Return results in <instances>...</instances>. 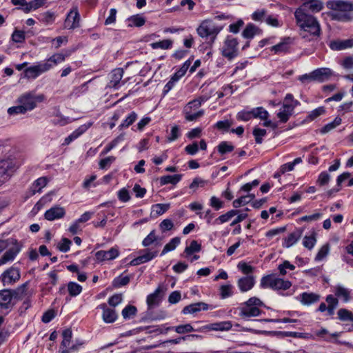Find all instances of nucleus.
<instances>
[{
    "mask_svg": "<svg viewBox=\"0 0 353 353\" xmlns=\"http://www.w3.org/2000/svg\"><path fill=\"white\" fill-rule=\"evenodd\" d=\"M170 208V203H157L152 206V210L156 216H160L167 212Z\"/></svg>",
    "mask_w": 353,
    "mask_h": 353,
    "instance_id": "36",
    "label": "nucleus"
},
{
    "mask_svg": "<svg viewBox=\"0 0 353 353\" xmlns=\"http://www.w3.org/2000/svg\"><path fill=\"white\" fill-rule=\"evenodd\" d=\"M337 314L341 321L353 322V314L346 309L339 310Z\"/></svg>",
    "mask_w": 353,
    "mask_h": 353,
    "instance_id": "46",
    "label": "nucleus"
},
{
    "mask_svg": "<svg viewBox=\"0 0 353 353\" xmlns=\"http://www.w3.org/2000/svg\"><path fill=\"white\" fill-rule=\"evenodd\" d=\"M267 17V11L265 9L257 10L252 14V19L256 21H265Z\"/></svg>",
    "mask_w": 353,
    "mask_h": 353,
    "instance_id": "59",
    "label": "nucleus"
},
{
    "mask_svg": "<svg viewBox=\"0 0 353 353\" xmlns=\"http://www.w3.org/2000/svg\"><path fill=\"white\" fill-rule=\"evenodd\" d=\"M234 148V147L228 141H222L217 146L218 152L221 154H224L233 151Z\"/></svg>",
    "mask_w": 353,
    "mask_h": 353,
    "instance_id": "51",
    "label": "nucleus"
},
{
    "mask_svg": "<svg viewBox=\"0 0 353 353\" xmlns=\"http://www.w3.org/2000/svg\"><path fill=\"white\" fill-rule=\"evenodd\" d=\"M157 240L154 230H152L150 234L143 240L142 245L144 247L150 246Z\"/></svg>",
    "mask_w": 353,
    "mask_h": 353,
    "instance_id": "64",
    "label": "nucleus"
},
{
    "mask_svg": "<svg viewBox=\"0 0 353 353\" xmlns=\"http://www.w3.org/2000/svg\"><path fill=\"white\" fill-rule=\"evenodd\" d=\"M302 162L301 157L296 158L292 162H289L281 165L280 172L284 174L286 172L292 171L294 170V166Z\"/></svg>",
    "mask_w": 353,
    "mask_h": 353,
    "instance_id": "43",
    "label": "nucleus"
},
{
    "mask_svg": "<svg viewBox=\"0 0 353 353\" xmlns=\"http://www.w3.org/2000/svg\"><path fill=\"white\" fill-rule=\"evenodd\" d=\"M261 286L262 288H270L276 290H286L292 286V283L274 275H268L261 279Z\"/></svg>",
    "mask_w": 353,
    "mask_h": 353,
    "instance_id": "5",
    "label": "nucleus"
},
{
    "mask_svg": "<svg viewBox=\"0 0 353 353\" xmlns=\"http://www.w3.org/2000/svg\"><path fill=\"white\" fill-rule=\"evenodd\" d=\"M181 239L179 237H174L163 248L161 255H164L167 252L174 250L180 243Z\"/></svg>",
    "mask_w": 353,
    "mask_h": 353,
    "instance_id": "37",
    "label": "nucleus"
},
{
    "mask_svg": "<svg viewBox=\"0 0 353 353\" xmlns=\"http://www.w3.org/2000/svg\"><path fill=\"white\" fill-rule=\"evenodd\" d=\"M47 184V179L46 177H41L37 179L33 183V193L40 192L41 188L45 187Z\"/></svg>",
    "mask_w": 353,
    "mask_h": 353,
    "instance_id": "58",
    "label": "nucleus"
},
{
    "mask_svg": "<svg viewBox=\"0 0 353 353\" xmlns=\"http://www.w3.org/2000/svg\"><path fill=\"white\" fill-rule=\"evenodd\" d=\"M124 71L122 68H116L111 72L109 87L117 88L119 86L120 81L123 77Z\"/></svg>",
    "mask_w": 353,
    "mask_h": 353,
    "instance_id": "24",
    "label": "nucleus"
},
{
    "mask_svg": "<svg viewBox=\"0 0 353 353\" xmlns=\"http://www.w3.org/2000/svg\"><path fill=\"white\" fill-rule=\"evenodd\" d=\"M137 119V114L135 112H132L126 117L122 123L119 126V129L127 128L131 125Z\"/></svg>",
    "mask_w": 353,
    "mask_h": 353,
    "instance_id": "47",
    "label": "nucleus"
},
{
    "mask_svg": "<svg viewBox=\"0 0 353 353\" xmlns=\"http://www.w3.org/2000/svg\"><path fill=\"white\" fill-rule=\"evenodd\" d=\"M63 341L61 342L60 350L61 353H71L78 349V345H74L69 347L72 332L70 329L64 330L62 332Z\"/></svg>",
    "mask_w": 353,
    "mask_h": 353,
    "instance_id": "12",
    "label": "nucleus"
},
{
    "mask_svg": "<svg viewBox=\"0 0 353 353\" xmlns=\"http://www.w3.org/2000/svg\"><path fill=\"white\" fill-rule=\"evenodd\" d=\"M315 81L324 82L328 80L332 75V71L327 68H321L313 70Z\"/></svg>",
    "mask_w": 353,
    "mask_h": 353,
    "instance_id": "21",
    "label": "nucleus"
},
{
    "mask_svg": "<svg viewBox=\"0 0 353 353\" xmlns=\"http://www.w3.org/2000/svg\"><path fill=\"white\" fill-rule=\"evenodd\" d=\"M91 125L92 123H88V124L82 125L79 126L74 132H72L70 135L72 137V139L75 140L81 134H83Z\"/></svg>",
    "mask_w": 353,
    "mask_h": 353,
    "instance_id": "55",
    "label": "nucleus"
},
{
    "mask_svg": "<svg viewBox=\"0 0 353 353\" xmlns=\"http://www.w3.org/2000/svg\"><path fill=\"white\" fill-rule=\"evenodd\" d=\"M128 21L129 22L128 26L130 27H141L145 23V18L140 14L131 16L128 19Z\"/></svg>",
    "mask_w": 353,
    "mask_h": 353,
    "instance_id": "34",
    "label": "nucleus"
},
{
    "mask_svg": "<svg viewBox=\"0 0 353 353\" xmlns=\"http://www.w3.org/2000/svg\"><path fill=\"white\" fill-rule=\"evenodd\" d=\"M119 254V251L117 248H111L109 250H99L95 253L96 259L102 262L104 261L113 260L116 259Z\"/></svg>",
    "mask_w": 353,
    "mask_h": 353,
    "instance_id": "13",
    "label": "nucleus"
},
{
    "mask_svg": "<svg viewBox=\"0 0 353 353\" xmlns=\"http://www.w3.org/2000/svg\"><path fill=\"white\" fill-rule=\"evenodd\" d=\"M43 99L44 96L42 94L34 95L31 92H28L21 95L19 98L18 101L19 104H22L27 111H30L36 107L37 102H41Z\"/></svg>",
    "mask_w": 353,
    "mask_h": 353,
    "instance_id": "9",
    "label": "nucleus"
},
{
    "mask_svg": "<svg viewBox=\"0 0 353 353\" xmlns=\"http://www.w3.org/2000/svg\"><path fill=\"white\" fill-rule=\"evenodd\" d=\"M68 290L70 296H76L81 292L82 287L75 282H69L68 284Z\"/></svg>",
    "mask_w": 353,
    "mask_h": 353,
    "instance_id": "44",
    "label": "nucleus"
},
{
    "mask_svg": "<svg viewBox=\"0 0 353 353\" xmlns=\"http://www.w3.org/2000/svg\"><path fill=\"white\" fill-rule=\"evenodd\" d=\"M220 297L225 299L232 295V285L231 284L222 285L220 287Z\"/></svg>",
    "mask_w": 353,
    "mask_h": 353,
    "instance_id": "50",
    "label": "nucleus"
},
{
    "mask_svg": "<svg viewBox=\"0 0 353 353\" xmlns=\"http://www.w3.org/2000/svg\"><path fill=\"white\" fill-rule=\"evenodd\" d=\"M199 108H193L191 106L186 110V105L184 107L183 113L185 120L188 121H193L201 117L204 114L203 110H199Z\"/></svg>",
    "mask_w": 353,
    "mask_h": 353,
    "instance_id": "16",
    "label": "nucleus"
},
{
    "mask_svg": "<svg viewBox=\"0 0 353 353\" xmlns=\"http://www.w3.org/2000/svg\"><path fill=\"white\" fill-rule=\"evenodd\" d=\"M114 161H115V157L113 156H110L105 159H103L99 163V168L103 170L106 169L107 168L110 167V165Z\"/></svg>",
    "mask_w": 353,
    "mask_h": 353,
    "instance_id": "63",
    "label": "nucleus"
},
{
    "mask_svg": "<svg viewBox=\"0 0 353 353\" xmlns=\"http://www.w3.org/2000/svg\"><path fill=\"white\" fill-rule=\"evenodd\" d=\"M201 250V245L196 241L193 240L190 242L189 246H187L184 250V252L188 255H191L194 252H199Z\"/></svg>",
    "mask_w": 353,
    "mask_h": 353,
    "instance_id": "45",
    "label": "nucleus"
},
{
    "mask_svg": "<svg viewBox=\"0 0 353 353\" xmlns=\"http://www.w3.org/2000/svg\"><path fill=\"white\" fill-rule=\"evenodd\" d=\"M70 52H66L65 53H56L52 55L49 59L43 61L44 63H48L50 65V69L52 68L57 64L61 63L65 61V58L70 56Z\"/></svg>",
    "mask_w": 353,
    "mask_h": 353,
    "instance_id": "25",
    "label": "nucleus"
},
{
    "mask_svg": "<svg viewBox=\"0 0 353 353\" xmlns=\"http://www.w3.org/2000/svg\"><path fill=\"white\" fill-rule=\"evenodd\" d=\"M299 8H303L305 12L309 10L312 12H319L323 8V3L320 0H307Z\"/></svg>",
    "mask_w": 353,
    "mask_h": 353,
    "instance_id": "19",
    "label": "nucleus"
},
{
    "mask_svg": "<svg viewBox=\"0 0 353 353\" xmlns=\"http://www.w3.org/2000/svg\"><path fill=\"white\" fill-rule=\"evenodd\" d=\"M316 234L313 233L310 236H305L303 238V245L305 248L311 250L315 245L316 239Z\"/></svg>",
    "mask_w": 353,
    "mask_h": 353,
    "instance_id": "54",
    "label": "nucleus"
},
{
    "mask_svg": "<svg viewBox=\"0 0 353 353\" xmlns=\"http://www.w3.org/2000/svg\"><path fill=\"white\" fill-rule=\"evenodd\" d=\"M350 293L348 289L343 286L338 285L336 287L335 295L342 298L345 302H347L350 300Z\"/></svg>",
    "mask_w": 353,
    "mask_h": 353,
    "instance_id": "41",
    "label": "nucleus"
},
{
    "mask_svg": "<svg viewBox=\"0 0 353 353\" xmlns=\"http://www.w3.org/2000/svg\"><path fill=\"white\" fill-rule=\"evenodd\" d=\"M341 121L342 119L340 117H336L333 121L326 124L324 127H323L321 129V132L322 134H325L330 132L331 130L339 126L341 123Z\"/></svg>",
    "mask_w": 353,
    "mask_h": 353,
    "instance_id": "42",
    "label": "nucleus"
},
{
    "mask_svg": "<svg viewBox=\"0 0 353 353\" xmlns=\"http://www.w3.org/2000/svg\"><path fill=\"white\" fill-rule=\"evenodd\" d=\"M290 43L291 39L285 38L282 42L272 46V50L274 51L275 53L285 52L289 50Z\"/></svg>",
    "mask_w": 353,
    "mask_h": 353,
    "instance_id": "33",
    "label": "nucleus"
},
{
    "mask_svg": "<svg viewBox=\"0 0 353 353\" xmlns=\"http://www.w3.org/2000/svg\"><path fill=\"white\" fill-rule=\"evenodd\" d=\"M54 19L55 14L53 12L51 11L45 12L39 15V20L46 24L52 23L54 21Z\"/></svg>",
    "mask_w": 353,
    "mask_h": 353,
    "instance_id": "49",
    "label": "nucleus"
},
{
    "mask_svg": "<svg viewBox=\"0 0 353 353\" xmlns=\"http://www.w3.org/2000/svg\"><path fill=\"white\" fill-rule=\"evenodd\" d=\"M294 17L301 29L314 35H319L320 25L314 17L305 12L303 8H297L294 12Z\"/></svg>",
    "mask_w": 353,
    "mask_h": 353,
    "instance_id": "2",
    "label": "nucleus"
},
{
    "mask_svg": "<svg viewBox=\"0 0 353 353\" xmlns=\"http://www.w3.org/2000/svg\"><path fill=\"white\" fill-rule=\"evenodd\" d=\"M28 282H26L18 286L14 290H11L12 299L17 300L22 299L27 294Z\"/></svg>",
    "mask_w": 353,
    "mask_h": 353,
    "instance_id": "29",
    "label": "nucleus"
},
{
    "mask_svg": "<svg viewBox=\"0 0 353 353\" xmlns=\"http://www.w3.org/2000/svg\"><path fill=\"white\" fill-rule=\"evenodd\" d=\"M16 170L15 163L12 159H7L0 161V185L6 182Z\"/></svg>",
    "mask_w": 353,
    "mask_h": 353,
    "instance_id": "7",
    "label": "nucleus"
},
{
    "mask_svg": "<svg viewBox=\"0 0 353 353\" xmlns=\"http://www.w3.org/2000/svg\"><path fill=\"white\" fill-rule=\"evenodd\" d=\"M292 107L288 106V104L284 103L277 114L278 118L282 123H286L292 114Z\"/></svg>",
    "mask_w": 353,
    "mask_h": 353,
    "instance_id": "28",
    "label": "nucleus"
},
{
    "mask_svg": "<svg viewBox=\"0 0 353 353\" xmlns=\"http://www.w3.org/2000/svg\"><path fill=\"white\" fill-rule=\"evenodd\" d=\"M330 180V175L326 172H322L318 177L316 181L317 184L320 186H323L327 185Z\"/></svg>",
    "mask_w": 353,
    "mask_h": 353,
    "instance_id": "60",
    "label": "nucleus"
},
{
    "mask_svg": "<svg viewBox=\"0 0 353 353\" xmlns=\"http://www.w3.org/2000/svg\"><path fill=\"white\" fill-rule=\"evenodd\" d=\"M190 64H191V61L190 60H187L183 64V65L181 67V68L179 70H178L174 74L179 79L181 78L183 76H184Z\"/></svg>",
    "mask_w": 353,
    "mask_h": 353,
    "instance_id": "62",
    "label": "nucleus"
},
{
    "mask_svg": "<svg viewBox=\"0 0 353 353\" xmlns=\"http://www.w3.org/2000/svg\"><path fill=\"white\" fill-rule=\"evenodd\" d=\"M144 253L141 255H140V258L141 259L142 263H145L146 262H148L153 259L154 257L157 256L158 252L157 250L155 251H151L150 250H145Z\"/></svg>",
    "mask_w": 353,
    "mask_h": 353,
    "instance_id": "53",
    "label": "nucleus"
},
{
    "mask_svg": "<svg viewBox=\"0 0 353 353\" xmlns=\"http://www.w3.org/2000/svg\"><path fill=\"white\" fill-rule=\"evenodd\" d=\"M302 236V230L297 229L294 230L293 232L288 234V236L284 239V242L283 243V246L287 248H290L293 245H294L301 237Z\"/></svg>",
    "mask_w": 353,
    "mask_h": 353,
    "instance_id": "22",
    "label": "nucleus"
},
{
    "mask_svg": "<svg viewBox=\"0 0 353 353\" xmlns=\"http://www.w3.org/2000/svg\"><path fill=\"white\" fill-rule=\"evenodd\" d=\"M232 327V323L230 321H223L212 324V328L214 330H229Z\"/></svg>",
    "mask_w": 353,
    "mask_h": 353,
    "instance_id": "56",
    "label": "nucleus"
},
{
    "mask_svg": "<svg viewBox=\"0 0 353 353\" xmlns=\"http://www.w3.org/2000/svg\"><path fill=\"white\" fill-rule=\"evenodd\" d=\"M161 288L159 286L153 293L147 296V304L150 308L153 307L159 303L161 301L160 293L161 292Z\"/></svg>",
    "mask_w": 353,
    "mask_h": 353,
    "instance_id": "27",
    "label": "nucleus"
},
{
    "mask_svg": "<svg viewBox=\"0 0 353 353\" xmlns=\"http://www.w3.org/2000/svg\"><path fill=\"white\" fill-rule=\"evenodd\" d=\"M262 32L261 30L253 23H248L242 32L243 38L252 39L256 35H259Z\"/></svg>",
    "mask_w": 353,
    "mask_h": 353,
    "instance_id": "23",
    "label": "nucleus"
},
{
    "mask_svg": "<svg viewBox=\"0 0 353 353\" xmlns=\"http://www.w3.org/2000/svg\"><path fill=\"white\" fill-rule=\"evenodd\" d=\"M262 305L263 303L259 299L251 297L241 305L239 316L243 319L258 316L261 314L259 307Z\"/></svg>",
    "mask_w": 353,
    "mask_h": 353,
    "instance_id": "4",
    "label": "nucleus"
},
{
    "mask_svg": "<svg viewBox=\"0 0 353 353\" xmlns=\"http://www.w3.org/2000/svg\"><path fill=\"white\" fill-rule=\"evenodd\" d=\"M210 96L209 95H202L199 97L198 98L190 101L186 104V110H188L190 107L193 108H200L202 103H205L210 99Z\"/></svg>",
    "mask_w": 353,
    "mask_h": 353,
    "instance_id": "38",
    "label": "nucleus"
},
{
    "mask_svg": "<svg viewBox=\"0 0 353 353\" xmlns=\"http://www.w3.org/2000/svg\"><path fill=\"white\" fill-rule=\"evenodd\" d=\"M174 330L178 334H185L194 331L193 327L189 324L180 325L175 327H168L166 330Z\"/></svg>",
    "mask_w": 353,
    "mask_h": 353,
    "instance_id": "40",
    "label": "nucleus"
},
{
    "mask_svg": "<svg viewBox=\"0 0 353 353\" xmlns=\"http://www.w3.org/2000/svg\"><path fill=\"white\" fill-rule=\"evenodd\" d=\"M255 283L253 276H246L240 278L237 281V285L242 292H245L251 290Z\"/></svg>",
    "mask_w": 353,
    "mask_h": 353,
    "instance_id": "17",
    "label": "nucleus"
},
{
    "mask_svg": "<svg viewBox=\"0 0 353 353\" xmlns=\"http://www.w3.org/2000/svg\"><path fill=\"white\" fill-rule=\"evenodd\" d=\"M80 14L78 8L74 6L68 13L64 21V28L68 30H74L80 27Z\"/></svg>",
    "mask_w": 353,
    "mask_h": 353,
    "instance_id": "11",
    "label": "nucleus"
},
{
    "mask_svg": "<svg viewBox=\"0 0 353 353\" xmlns=\"http://www.w3.org/2000/svg\"><path fill=\"white\" fill-rule=\"evenodd\" d=\"M300 301L302 304L310 305L319 301L320 296L315 293L303 292L301 295Z\"/></svg>",
    "mask_w": 353,
    "mask_h": 353,
    "instance_id": "26",
    "label": "nucleus"
},
{
    "mask_svg": "<svg viewBox=\"0 0 353 353\" xmlns=\"http://www.w3.org/2000/svg\"><path fill=\"white\" fill-rule=\"evenodd\" d=\"M222 30L221 27L218 26L213 21L205 19L196 28L197 34L202 38L210 39L209 43L212 45L218 35Z\"/></svg>",
    "mask_w": 353,
    "mask_h": 353,
    "instance_id": "3",
    "label": "nucleus"
},
{
    "mask_svg": "<svg viewBox=\"0 0 353 353\" xmlns=\"http://www.w3.org/2000/svg\"><path fill=\"white\" fill-rule=\"evenodd\" d=\"M210 205L215 210H219L223 207V202L215 196H212L210 199Z\"/></svg>",
    "mask_w": 353,
    "mask_h": 353,
    "instance_id": "61",
    "label": "nucleus"
},
{
    "mask_svg": "<svg viewBox=\"0 0 353 353\" xmlns=\"http://www.w3.org/2000/svg\"><path fill=\"white\" fill-rule=\"evenodd\" d=\"M267 133L266 130L259 128H254L253 130V135L254 136L256 143L261 144L263 141V137Z\"/></svg>",
    "mask_w": 353,
    "mask_h": 353,
    "instance_id": "57",
    "label": "nucleus"
},
{
    "mask_svg": "<svg viewBox=\"0 0 353 353\" xmlns=\"http://www.w3.org/2000/svg\"><path fill=\"white\" fill-rule=\"evenodd\" d=\"M19 250L10 248L0 259V266L14 260Z\"/></svg>",
    "mask_w": 353,
    "mask_h": 353,
    "instance_id": "32",
    "label": "nucleus"
},
{
    "mask_svg": "<svg viewBox=\"0 0 353 353\" xmlns=\"http://www.w3.org/2000/svg\"><path fill=\"white\" fill-rule=\"evenodd\" d=\"M239 212V211L237 210H231L227 212L226 213L220 215L218 218H216L214 220L213 223L215 225H219L226 223L229 221L233 216L238 214Z\"/></svg>",
    "mask_w": 353,
    "mask_h": 353,
    "instance_id": "30",
    "label": "nucleus"
},
{
    "mask_svg": "<svg viewBox=\"0 0 353 353\" xmlns=\"http://www.w3.org/2000/svg\"><path fill=\"white\" fill-rule=\"evenodd\" d=\"M65 214V211L63 208L59 205L52 207L48 210L44 214L45 219L48 221H54L63 218Z\"/></svg>",
    "mask_w": 353,
    "mask_h": 353,
    "instance_id": "14",
    "label": "nucleus"
},
{
    "mask_svg": "<svg viewBox=\"0 0 353 353\" xmlns=\"http://www.w3.org/2000/svg\"><path fill=\"white\" fill-rule=\"evenodd\" d=\"M172 43H173V42L172 40L164 39V40H162L160 41L152 43H150V46L154 50L158 49V48L163 49V50H167V49H170L172 48Z\"/></svg>",
    "mask_w": 353,
    "mask_h": 353,
    "instance_id": "35",
    "label": "nucleus"
},
{
    "mask_svg": "<svg viewBox=\"0 0 353 353\" xmlns=\"http://www.w3.org/2000/svg\"><path fill=\"white\" fill-rule=\"evenodd\" d=\"M251 114L254 118H259L262 120H266L269 116L267 110L262 107H258L251 110Z\"/></svg>",
    "mask_w": 353,
    "mask_h": 353,
    "instance_id": "39",
    "label": "nucleus"
},
{
    "mask_svg": "<svg viewBox=\"0 0 353 353\" xmlns=\"http://www.w3.org/2000/svg\"><path fill=\"white\" fill-rule=\"evenodd\" d=\"M99 307L103 310L102 318L105 323H112L117 320V314L114 309L108 308L105 303L101 304Z\"/></svg>",
    "mask_w": 353,
    "mask_h": 353,
    "instance_id": "18",
    "label": "nucleus"
},
{
    "mask_svg": "<svg viewBox=\"0 0 353 353\" xmlns=\"http://www.w3.org/2000/svg\"><path fill=\"white\" fill-rule=\"evenodd\" d=\"M209 305L203 302H198L188 305L183 307L182 313L184 314H195L201 310H208Z\"/></svg>",
    "mask_w": 353,
    "mask_h": 353,
    "instance_id": "20",
    "label": "nucleus"
},
{
    "mask_svg": "<svg viewBox=\"0 0 353 353\" xmlns=\"http://www.w3.org/2000/svg\"><path fill=\"white\" fill-rule=\"evenodd\" d=\"M12 292L10 289L0 290V307L2 309L12 308L14 304L12 303Z\"/></svg>",
    "mask_w": 353,
    "mask_h": 353,
    "instance_id": "15",
    "label": "nucleus"
},
{
    "mask_svg": "<svg viewBox=\"0 0 353 353\" xmlns=\"http://www.w3.org/2000/svg\"><path fill=\"white\" fill-rule=\"evenodd\" d=\"M21 277L20 271L17 268L11 267L5 270L0 276L3 285H12L17 283Z\"/></svg>",
    "mask_w": 353,
    "mask_h": 353,
    "instance_id": "10",
    "label": "nucleus"
},
{
    "mask_svg": "<svg viewBox=\"0 0 353 353\" xmlns=\"http://www.w3.org/2000/svg\"><path fill=\"white\" fill-rule=\"evenodd\" d=\"M137 311L136 307L129 305L122 310L121 314L123 319H129L136 315Z\"/></svg>",
    "mask_w": 353,
    "mask_h": 353,
    "instance_id": "52",
    "label": "nucleus"
},
{
    "mask_svg": "<svg viewBox=\"0 0 353 353\" xmlns=\"http://www.w3.org/2000/svg\"><path fill=\"white\" fill-rule=\"evenodd\" d=\"M181 174L165 175L160 177L159 182L161 185H164L168 183L176 185L181 181Z\"/></svg>",
    "mask_w": 353,
    "mask_h": 353,
    "instance_id": "31",
    "label": "nucleus"
},
{
    "mask_svg": "<svg viewBox=\"0 0 353 353\" xmlns=\"http://www.w3.org/2000/svg\"><path fill=\"white\" fill-rule=\"evenodd\" d=\"M238 45L239 42L237 39L232 36H228L221 48L223 57L228 60H232L236 57L239 54Z\"/></svg>",
    "mask_w": 353,
    "mask_h": 353,
    "instance_id": "6",
    "label": "nucleus"
},
{
    "mask_svg": "<svg viewBox=\"0 0 353 353\" xmlns=\"http://www.w3.org/2000/svg\"><path fill=\"white\" fill-rule=\"evenodd\" d=\"M351 46L352 45L350 44V41L349 40L343 41H332L330 45L331 49L334 50H341Z\"/></svg>",
    "mask_w": 353,
    "mask_h": 353,
    "instance_id": "48",
    "label": "nucleus"
},
{
    "mask_svg": "<svg viewBox=\"0 0 353 353\" xmlns=\"http://www.w3.org/2000/svg\"><path fill=\"white\" fill-rule=\"evenodd\" d=\"M50 70V65L43 62L37 63L30 67L26 68L23 71V76L27 79H34L40 74Z\"/></svg>",
    "mask_w": 353,
    "mask_h": 353,
    "instance_id": "8",
    "label": "nucleus"
},
{
    "mask_svg": "<svg viewBox=\"0 0 353 353\" xmlns=\"http://www.w3.org/2000/svg\"><path fill=\"white\" fill-rule=\"evenodd\" d=\"M327 6L332 11L330 16L332 19L339 21H348L353 19V3L344 0H332Z\"/></svg>",
    "mask_w": 353,
    "mask_h": 353,
    "instance_id": "1",
    "label": "nucleus"
}]
</instances>
